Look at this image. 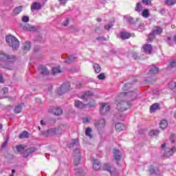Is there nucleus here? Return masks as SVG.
Masks as SVG:
<instances>
[{
	"mask_svg": "<svg viewBox=\"0 0 176 176\" xmlns=\"http://www.w3.org/2000/svg\"><path fill=\"white\" fill-rule=\"evenodd\" d=\"M137 100V93L134 91L122 92L116 98L117 109L123 112L131 108V101Z\"/></svg>",
	"mask_w": 176,
	"mask_h": 176,
	"instance_id": "1",
	"label": "nucleus"
},
{
	"mask_svg": "<svg viewBox=\"0 0 176 176\" xmlns=\"http://www.w3.org/2000/svg\"><path fill=\"white\" fill-rule=\"evenodd\" d=\"M16 152L23 156V157H28L30 153L35 152V148L31 147L25 150V146L23 144H19L16 146Z\"/></svg>",
	"mask_w": 176,
	"mask_h": 176,
	"instance_id": "2",
	"label": "nucleus"
},
{
	"mask_svg": "<svg viewBox=\"0 0 176 176\" xmlns=\"http://www.w3.org/2000/svg\"><path fill=\"white\" fill-rule=\"evenodd\" d=\"M6 41L8 43L9 46L12 47L13 50H17L18 47L20 46L19 40L12 35H9L6 37Z\"/></svg>",
	"mask_w": 176,
	"mask_h": 176,
	"instance_id": "3",
	"label": "nucleus"
},
{
	"mask_svg": "<svg viewBox=\"0 0 176 176\" xmlns=\"http://www.w3.org/2000/svg\"><path fill=\"white\" fill-rule=\"evenodd\" d=\"M96 102L94 100H92L89 104H84L83 102H80V100H75L74 102V106L78 109H83V108H85L86 107H89V108H94L96 107Z\"/></svg>",
	"mask_w": 176,
	"mask_h": 176,
	"instance_id": "4",
	"label": "nucleus"
},
{
	"mask_svg": "<svg viewBox=\"0 0 176 176\" xmlns=\"http://www.w3.org/2000/svg\"><path fill=\"white\" fill-rule=\"evenodd\" d=\"M163 32V28H160V26H154L153 28L152 32L148 35L147 41L148 42H151L153 41V36L155 35H160Z\"/></svg>",
	"mask_w": 176,
	"mask_h": 176,
	"instance_id": "5",
	"label": "nucleus"
},
{
	"mask_svg": "<svg viewBox=\"0 0 176 176\" xmlns=\"http://www.w3.org/2000/svg\"><path fill=\"white\" fill-rule=\"evenodd\" d=\"M67 129V125H62L59 129L51 128L48 129V131L50 133V135H56V134H61L63 131H65Z\"/></svg>",
	"mask_w": 176,
	"mask_h": 176,
	"instance_id": "6",
	"label": "nucleus"
},
{
	"mask_svg": "<svg viewBox=\"0 0 176 176\" xmlns=\"http://www.w3.org/2000/svg\"><path fill=\"white\" fill-rule=\"evenodd\" d=\"M70 88H71V84H69V82H65L57 91L58 94H59V96H61V94H64V93H67Z\"/></svg>",
	"mask_w": 176,
	"mask_h": 176,
	"instance_id": "7",
	"label": "nucleus"
},
{
	"mask_svg": "<svg viewBox=\"0 0 176 176\" xmlns=\"http://www.w3.org/2000/svg\"><path fill=\"white\" fill-rule=\"evenodd\" d=\"M13 58H14V56H9V55H6V54L3 53V52H1L0 53V65H3V63H5V61H6V60H13Z\"/></svg>",
	"mask_w": 176,
	"mask_h": 176,
	"instance_id": "8",
	"label": "nucleus"
},
{
	"mask_svg": "<svg viewBox=\"0 0 176 176\" xmlns=\"http://www.w3.org/2000/svg\"><path fill=\"white\" fill-rule=\"evenodd\" d=\"M94 126L98 130H102L105 127V120L101 119L94 122Z\"/></svg>",
	"mask_w": 176,
	"mask_h": 176,
	"instance_id": "9",
	"label": "nucleus"
},
{
	"mask_svg": "<svg viewBox=\"0 0 176 176\" xmlns=\"http://www.w3.org/2000/svg\"><path fill=\"white\" fill-rule=\"evenodd\" d=\"M109 109H111L109 103H102L100 107L101 115H107V112H109Z\"/></svg>",
	"mask_w": 176,
	"mask_h": 176,
	"instance_id": "10",
	"label": "nucleus"
},
{
	"mask_svg": "<svg viewBox=\"0 0 176 176\" xmlns=\"http://www.w3.org/2000/svg\"><path fill=\"white\" fill-rule=\"evenodd\" d=\"M74 153L75 156L74 164V166H78L80 162V151H79V149H76L74 150Z\"/></svg>",
	"mask_w": 176,
	"mask_h": 176,
	"instance_id": "11",
	"label": "nucleus"
},
{
	"mask_svg": "<svg viewBox=\"0 0 176 176\" xmlns=\"http://www.w3.org/2000/svg\"><path fill=\"white\" fill-rule=\"evenodd\" d=\"M113 155L115 158V160H116L117 162H119V160L122 159V153L118 149H113Z\"/></svg>",
	"mask_w": 176,
	"mask_h": 176,
	"instance_id": "12",
	"label": "nucleus"
},
{
	"mask_svg": "<svg viewBox=\"0 0 176 176\" xmlns=\"http://www.w3.org/2000/svg\"><path fill=\"white\" fill-rule=\"evenodd\" d=\"M176 152V148L172 147L171 148H166L165 151V156L170 157V156L174 155V153Z\"/></svg>",
	"mask_w": 176,
	"mask_h": 176,
	"instance_id": "13",
	"label": "nucleus"
},
{
	"mask_svg": "<svg viewBox=\"0 0 176 176\" xmlns=\"http://www.w3.org/2000/svg\"><path fill=\"white\" fill-rule=\"evenodd\" d=\"M142 49L144 52H146V54H151L152 53V45L151 44H146L142 47Z\"/></svg>",
	"mask_w": 176,
	"mask_h": 176,
	"instance_id": "14",
	"label": "nucleus"
},
{
	"mask_svg": "<svg viewBox=\"0 0 176 176\" xmlns=\"http://www.w3.org/2000/svg\"><path fill=\"white\" fill-rule=\"evenodd\" d=\"M103 170H105L106 171H109L111 175H113L116 172V169L113 168V170L111 168V166H109V164H105L103 166Z\"/></svg>",
	"mask_w": 176,
	"mask_h": 176,
	"instance_id": "15",
	"label": "nucleus"
},
{
	"mask_svg": "<svg viewBox=\"0 0 176 176\" xmlns=\"http://www.w3.org/2000/svg\"><path fill=\"white\" fill-rule=\"evenodd\" d=\"M42 8L41 3L34 2L31 6V10H39Z\"/></svg>",
	"mask_w": 176,
	"mask_h": 176,
	"instance_id": "16",
	"label": "nucleus"
},
{
	"mask_svg": "<svg viewBox=\"0 0 176 176\" xmlns=\"http://www.w3.org/2000/svg\"><path fill=\"white\" fill-rule=\"evenodd\" d=\"M93 168L94 170H100L101 168V164H100V161L98 160H94L93 163Z\"/></svg>",
	"mask_w": 176,
	"mask_h": 176,
	"instance_id": "17",
	"label": "nucleus"
},
{
	"mask_svg": "<svg viewBox=\"0 0 176 176\" xmlns=\"http://www.w3.org/2000/svg\"><path fill=\"white\" fill-rule=\"evenodd\" d=\"M159 72V68L156 66H153L150 71L148 72V75H155Z\"/></svg>",
	"mask_w": 176,
	"mask_h": 176,
	"instance_id": "18",
	"label": "nucleus"
},
{
	"mask_svg": "<svg viewBox=\"0 0 176 176\" xmlns=\"http://www.w3.org/2000/svg\"><path fill=\"white\" fill-rule=\"evenodd\" d=\"M166 42L169 46H174V44L176 43V34L175 35L173 39L170 37L167 38Z\"/></svg>",
	"mask_w": 176,
	"mask_h": 176,
	"instance_id": "19",
	"label": "nucleus"
},
{
	"mask_svg": "<svg viewBox=\"0 0 176 176\" xmlns=\"http://www.w3.org/2000/svg\"><path fill=\"white\" fill-rule=\"evenodd\" d=\"M91 96H93V93L90 91H88L87 92H85V94L82 96H80V98L82 100H87L89 98H90V97H91Z\"/></svg>",
	"mask_w": 176,
	"mask_h": 176,
	"instance_id": "20",
	"label": "nucleus"
},
{
	"mask_svg": "<svg viewBox=\"0 0 176 176\" xmlns=\"http://www.w3.org/2000/svg\"><path fill=\"white\" fill-rule=\"evenodd\" d=\"M124 129H126V126L122 123H117L116 124V131H122V130H124Z\"/></svg>",
	"mask_w": 176,
	"mask_h": 176,
	"instance_id": "21",
	"label": "nucleus"
},
{
	"mask_svg": "<svg viewBox=\"0 0 176 176\" xmlns=\"http://www.w3.org/2000/svg\"><path fill=\"white\" fill-rule=\"evenodd\" d=\"M160 105L159 104V103H155L153 104H152L150 107V112H155V111H157V109H159Z\"/></svg>",
	"mask_w": 176,
	"mask_h": 176,
	"instance_id": "22",
	"label": "nucleus"
},
{
	"mask_svg": "<svg viewBox=\"0 0 176 176\" xmlns=\"http://www.w3.org/2000/svg\"><path fill=\"white\" fill-rule=\"evenodd\" d=\"M40 72L41 75L46 76L49 75V70L45 66H41L40 69Z\"/></svg>",
	"mask_w": 176,
	"mask_h": 176,
	"instance_id": "23",
	"label": "nucleus"
},
{
	"mask_svg": "<svg viewBox=\"0 0 176 176\" xmlns=\"http://www.w3.org/2000/svg\"><path fill=\"white\" fill-rule=\"evenodd\" d=\"M168 126V123L167 122V120H163L160 123V129H164Z\"/></svg>",
	"mask_w": 176,
	"mask_h": 176,
	"instance_id": "24",
	"label": "nucleus"
},
{
	"mask_svg": "<svg viewBox=\"0 0 176 176\" xmlns=\"http://www.w3.org/2000/svg\"><path fill=\"white\" fill-rule=\"evenodd\" d=\"M23 107H24V104H23V103L17 105L14 109L15 113H20V112H21V109H23Z\"/></svg>",
	"mask_w": 176,
	"mask_h": 176,
	"instance_id": "25",
	"label": "nucleus"
},
{
	"mask_svg": "<svg viewBox=\"0 0 176 176\" xmlns=\"http://www.w3.org/2000/svg\"><path fill=\"white\" fill-rule=\"evenodd\" d=\"M143 10H144V8H142V5L141 4V3H138L135 8V12H138V13H141V12H142Z\"/></svg>",
	"mask_w": 176,
	"mask_h": 176,
	"instance_id": "26",
	"label": "nucleus"
},
{
	"mask_svg": "<svg viewBox=\"0 0 176 176\" xmlns=\"http://www.w3.org/2000/svg\"><path fill=\"white\" fill-rule=\"evenodd\" d=\"M52 113L54 115L60 116L63 114V110L60 107H58L56 109H54L52 111Z\"/></svg>",
	"mask_w": 176,
	"mask_h": 176,
	"instance_id": "27",
	"label": "nucleus"
},
{
	"mask_svg": "<svg viewBox=\"0 0 176 176\" xmlns=\"http://www.w3.org/2000/svg\"><path fill=\"white\" fill-rule=\"evenodd\" d=\"M31 49V43L27 41L23 45V50L24 52H28Z\"/></svg>",
	"mask_w": 176,
	"mask_h": 176,
	"instance_id": "28",
	"label": "nucleus"
},
{
	"mask_svg": "<svg viewBox=\"0 0 176 176\" xmlns=\"http://www.w3.org/2000/svg\"><path fill=\"white\" fill-rule=\"evenodd\" d=\"M22 11H23V6L16 7L14 10V14H15L16 16L17 14H20V13H21Z\"/></svg>",
	"mask_w": 176,
	"mask_h": 176,
	"instance_id": "29",
	"label": "nucleus"
},
{
	"mask_svg": "<svg viewBox=\"0 0 176 176\" xmlns=\"http://www.w3.org/2000/svg\"><path fill=\"white\" fill-rule=\"evenodd\" d=\"M120 36H121L122 39H129V38H130V36H131V35H130V33L122 32L120 33Z\"/></svg>",
	"mask_w": 176,
	"mask_h": 176,
	"instance_id": "30",
	"label": "nucleus"
},
{
	"mask_svg": "<svg viewBox=\"0 0 176 176\" xmlns=\"http://www.w3.org/2000/svg\"><path fill=\"white\" fill-rule=\"evenodd\" d=\"M61 72H62V71H61V69H60V67L52 68L53 75H56V74H61Z\"/></svg>",
	"mask_w": 176,
	"mask_h": 176,
	"instance_id": "31",
	"label": "nucleus"
},
{
	"mask_svg": "<svg viewBox=\"0 0 176 176\" xmlns=\"http://www.w3.org/2000/svg\"><path fill=\"white\" fill-rule=\"evenodd\" d=\"M94 69L96 74H100L101 72V67L98 64L94 65Z\"/></svg>",
	"mask_w": 176,
	"mask_h": 176,
	"instance_id": "32",
	"label": "nucleus"
},
{
	"mask_svg": "<svg viewBox=\"0 0 176 176\" xmlns=\"http://www.w3.org/2000/svg\"><path fill=\"white\" fill-rule=\"evenodd\" d=\"M91 128H87L85 130V135L87 137H89L90 138H93V135H91Z\"/></svg>",
	"mask_w": 176,
	"mask_h": 176,
	"instance_id": "33",
	"label": "nucleus"
},
{
	"mask_svg": "<svg viewBox=\"0 0 176 176\" xmlns=\"http://www.w3.org/2000/svg\"><path fill=\"white\" fill-rule=\"evenodd\" d=\"M142 16L144 17V19H148L149 17V10H144L142 12Z\"/></svg>",
	"mask_w": 176,
	"mask_h": 176,
	"instance_id": "34",
	"label": "nucleus"
},
{
	"mask_svg": "<svg viewBox=\"0 0 176 176\" xmlns=\"http://www.w3.org/2000/svg\"><path fill=\"white\" fill-rule=\"evenodd\" d=\"M79 144V140L78 139L73 140L72 142L70 144L69 146L70 148H72V146H76Z\"/></svg>",
	"mask_w": 176,
	"mask_h": 176,
	"instance_id": "35",
	"label": "nucleus"
},
{
	"mask_svg": "<svg viewBox=\"0 0 176 176\" xmlns=\"http://www.w3.org/2000/svg\"><path fill=\"white\" fill-rule=\"evenodd\" d=\"M28 132L27 131H23L22 133L19 135V138L23 139V138H28Z\"/></svg>",
	"mask_w": 176,
	"mask_h": 176,
	"instance_id": "36",
	"label": "nucleus"
},
{
	"mask_svg": "<svg viewBox=\"0 0 176 176\" xmlns=\"http://www.w3.org/2000/svg\"><path fill=\"white\" fill-rule=\"evenodd\" d=\"M76 58L74 56H70L65 60V63H67V64H71V63H74V61H75Z\"/></svg>",
	"mask_w": 176,
	"mask_h": 176,
	"instance_id": "37",
	"label": "nucleus"
},
{
	"mask_svg": "<svg viewBox=\"0 0 176 176\" xmlns=\"http://www.w3.org/2000/svg\"><path fill=\"white\" fill-rule=\"evenodd\" d=\"M149 135H151V137H153V135H158V134H159V131H157V130H151V131H150V132H149Z\"/></svg>",
	"mask_w": 176,
	"mask_h": 176,
	"instance_id": "38",
	"label": "nucleus"
},
{
	"mask_svg": "<svg viewBox=\"0 0 176 176\" xmlns=\"http://www.w3.org/2000/svg\"><path fill=\"white\" fill-rule=\"evenodd\" d=\"M166 5L171 6L176 4V0H166L165 2Z\"/></svg>",
	"mask_w": 176,
	"mask_h": 176,
	"instance_id": "39",
	"label": "nucleus"
},
{
	"mask_svg": "<svg viewBox=\"0 0 176 176\" xmlns=\"http://www.w3.org/2000/svg\"><path fill=\"white\" fill-rule=\"evenodd\" d=\"M43 137H50L49 130L41 132Z\"/></svg>",
	"mask_w": 176,
	"mask_h": 176,
	"instance_id": "40",
	"label": "nucleus"
},
{
	"mask_svg": "<svg viewBox=\"0 0 176 176\" xmlns=\"http://www.w3.org/2000/svg\"><path fill=\"white\" fill-rule=\"evenodd\" d=\"M76 175H78V176L82 175V174H83V169L80 168V169L76 170Z\"/></svg>",
	"mask_w": 176,
	"mask_h": 176,
	"instance_id": "41",
	"label": "nucleus"
},
{
	"mask_svg": "<svg viewBox=\"0 0 176 176\" xmlns=\"http://www.w3.org/2000/svg\"><path fill=\"white\" fill-rule=\"evenodd\" d=\"M169 65L170 68H175V67H176V59H174L173 60L170 61Z\"/></svg>",
	"mask_w": 176,
	"mask_h": 176,
	"instance_id": "42",
	"label": "nucleus"
},
{
	"mask_svg": "<svg viewBox=\"0 0 176 176\" xmlns=\"http://www.w3.org/2000/svg\"><path fill=\"white\" fill-rule=\"evenodd\" d=\"M98 78L100 79V80H104L105 79V74L104 73H101L98 76Z\"/></svg>",
	"mask_w": 176,
	"mask_h": 176,
	"instance_id": "43",
	"label": "nucleus"
},
{
	"mask_svg": "<svg viewBox=\"0 0 176 176\" xmlns=\"http://www.w3.org/2000/svg\"><path fill=\"white\" fill-rule=\"evenodd\" d=\"M9 65L10 67L8 65H6V67H4V68H6L7 69H10V70L13 69V63L10 62Z\"/></svg>",
	"mask_w": 176,
	"mask_h": 176,
	"instance_id": "44",
	"label": "nucleus"
},
{
	"mask_svg": "<svg viewBox=\"0 0 176 176\" xmlns=\"http://www.w3.org/2000/svg\"><path fill=\"white\" fill-rule=\"evenodd\" d=\"M22 21H23V23H28V21H30V18L27 16H25L22 18Z\"/></svg>",
	"mask_w": 176,
	"mask_h": 176,
	"instance_id": "45",
	"label": "nucleus"
},
{
	"mask_svg": "<svg viewBox=\"0 0 176 176\" xmlns=\"http://www.w3.org/2000/svg\"><path fill=\"white\" fill-rule=\"evenodd\" d=\"M131 86L130 84H124V87H123V90H129V89H130Z\"/></svg>",
	"mask_w": 176,
	"mask_h": 176,
	"instance_id": "46",
	"label": "nucleus"
},
{
	"mask_svg": "<svg viewBox=\"0 0 176 176\" xmlns=\"http://www.w3.org/2000/svg\"><path fill=\"white\" fill-rule=\"evenodd\" d=\"M82 122H83V123H89V122H90V118H84L83 119H82Z\"/></svg>",
	"mask_w": 176,
	"mask_h": 176,
	"instance_id": "47",
	"label": "nucleus"
},
{
	"mask_svg": "<svg viewBox=\"0 0 176 176\" xmlns=\"http://www.w3.org/2000/svg\"><path fill=\"white\" fill-rule=\"evenodd\" d=\"M60 5H65L68 2V0H58Z\"/></svg>",
	"mask_w": 176,
	"mask_h": 176,
	"instance_id": "48",
	"label": "nucleus"
},
{
	"mask_svg": "<svg viewBox=\"0 0 176 176\" xmlns=\"http://www.w3.org/2000/svg\"><path fill=\"white\" fill-rule=\"evenodd\" d=\"M8 91H9V89H8V87L3 88V89H2L3 94H6V93H8Z\"/></svg>",
	"mask_w": 176,
	"mask_h": 176,
	"instance_id": "49",
	"label": "nucleus"
},
{
	"mask_svg": "<svg viewBox=\"0 0 176 176\" xmlns=\"http://www.w3.org/2000/svg\"><path fill=\"white\" fill-rule=\"evenodd\" d=\"M142 3H144V5H149V3H151V0H142Z\"/></svg>",
	"mask_w": 176,
	"mask_h": 176,
	"instance_id": "50",
	"label": "nucleus"
},
{
	"mask_svg": "<svg viewBox=\"0 0 176 176\" xmlns=\"http://www.w3.org/2000/svg\"><path fill=\"white\" fill-rule=\"evenodd\" d=\"M112 26H113L112 24H109L107 25H105L104 26V30H109V29L112 28Z\"/></svg>",
	"mask_w": 176,
	"mask_h": 176,
	"instance_id": "51",
	"label": "nucleus"
},
{
	"mask_svg": "<svg viewBox=\"0 0 176 176\" xmlns=\"http://www.w3.org/2000/svg\"><path fill=\"white\" fill-rule=\"evenodd\" d=\"M63 25H65V27H67L68 25V19L65 20V21L63 23Z\"/></svg>",
	"mask_w": 176,
	"mask_h": 176,
	"instance_id": "52",
	"label": "nucleus"
},
{
	"mask_svg": "<svg viewBox=\"0 0 176 176\" xmlns=\"http://www.w3.org/2000/svg\"><path fill=\"white\" fill-rule=\"evenodd\" d=\"M3 82V77L2 76V74H0V83Z\"/></svg>",
	"mask_w": 176,
	"mask_h": 176,
	"instance_id": "53",
	"label": "nucleus"
},
{
	"mask_svg": "<svg viewBox=\"0 0 176 176\" xmlns=\"http://www.w3.org/2000/svg\"><path fill=\"white\" fill-rule=\"evenodd\" d=\"M6 145H8V142H5L2 146H1V148H5L6 146Z\"/></svg>",
	"mask_w": 176,
	"mask_h": 176,
	"instance_id": "54",
	"label": "nucleus"
},
{
	"mask_svg": "<svg viewBox=\"0 0 176 176\" xmlns=\"http://www.w3.org/2000/svg\"><path fill=\"white\" fill-rule=\"evenodd\" d=\"M41 126H46V123H45V121L41 120Z\"/></svg>",
	"mask_w": 176,
	"mask_h": 176,
	"instance_id": "55",
	"label": "nucleus"
},
{
	"mask_svg": "<svg viewBox=\"0 0 176 176\" xmlns=\"http://www.w3.org/2000/svg\"><path fill=\"white\" fill-rule=\"evenodd\" d=\"M128 21H129V23H133V18L130 17V18L128 19Z\"/></svg>",
	"mask_w": 176,
	"mask_h": 176,
	"instance_id": "56",
	"label": "nucleus"
},
{
	"mask_svg": "<svg viewBox=\"0 0 176 176\" xmlns=\"http://www.w3.org/2000/svg\"><path fill=\"white\" fill-rule=\"evenodd\" d=\"M164 148H166V143L162 145V149H164Z\"/></svg>",
	"mask_w": 176,
	"mask_h": 176,
	"instance_id": "57",
	"label": "nucleus"
},
{
	"mask_svg": "<svg viewBox=\"0 0 176 176\" xmlns=\"http://www.w3.org/2000/svg\"><path fill=\"white\" fill-rule=\"evenodd\" d=\"M150 173L153 174V173H155V169H150Z\"/></svg>",
	"mask_w": 176,
	"mask_h": 176,
	"instance_id": "58",
	"label": "nucleus"
},
{
	"mask_svg": "<svg viewBox=\"0 0 176 176\" xmlns=\"http://www.w3.org/2000/svg\"><path fill=\"white\" fill-rule=\"evenodd\" d=\"M96 21H98V23H100L101 19H100V18H98V19H96Z\"/></svg>",
	"mask_w": 176,
	"mask_h": 176,
	"instance_id": "59",
	"label": "nucleus"
},
{
	"mask_svg": "<svg viewBox=\"0 0 176 176\" xmlns=\"http://www.w3.org/2000/svg\"><path fill=\"white\" fill-rule=\"evenodd\" d=\"M2 98H5V96H0V100H2Z\"/></svg>",
	"mask_w": 176,
	"mask_h": 176,
	"instance_id": "60",
	"label": "nucleus"
},
{
	"mask_svg": "<svg viewBox=\"0 0 176 176\" xmlns=\"http://www.w3.org/2000/svg\"><path fill=\"white\" fill-rule=\"evenodd\" d=\"M171 85H173V82L169 83L168 87H170V89H173V88H171V87H170V86H171Z\"/></svg>",
	"mask_w": 176,
	"mask_h": 176,
	"instance_id": "61",
	"label": "nucleus"
},
{
	"mask_svg": "<svg viewBox=\"0 0 176 176\" xmlns=\"http://www.w3.org/2000/svg\"><path fill=\"white\" fill-rule=\"evenodd\" d=\"M98 41H101V39H102V38L101 37H99V38H97Z\"/></svg>",
	"mask_w": 176,
	"mask_h": 176,
	"instance_id": "62",
	"label": "nucleus"
},
{
	"mask_svg": "<svg viewBox=\"0 0 176 176\" xmlns=\"http://www.w3.org/2000/svg\"><path fill=\"white\" fill-rule=\"evenodd\" d=\"M133 58H135V60H137V56L133 55Z\"/></svg>",
	"mask_w": 176,
	"mask_h": 176,
	"instance_id": "63",
	"label": "nucleus"
},
{
	"mask_svg": "<svg viewBox=\"0 0 176 176\" xmlns=\"http://www.w3.org/2000/svg\"><path fill=\"white\" fill-rule=\"evenodd\" d=\"M174 118H175V119H176V111L174 113Z\"/></svg>",
	"mask_w": 176,
	"mask_h": 176,
	"instance_id": "64",
	"label": "nucleus"
}]
</instances>
